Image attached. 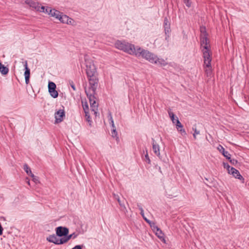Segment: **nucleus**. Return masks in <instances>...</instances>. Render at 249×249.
Returning <instances> with one entry per match:
<instances>
[{
	"label": "nucleus",
	"instance_id": "40",
	"mask_svg": "<svg viewBox=\"0 0 249 249\" xmlns=\"http://www.w3.org/2000/svg\"><path fill=\"white\" fill-rule=\"evenodd\" d=\"M144 218V219L148 223L150 224V225L151 226V225H152V223H151V221L150 220H149L148 219H147V218H146L144 216V217H143Z\"/></svg>",
	"mask_w": 249,
	"mask_h": 249
},
{
	"label": "nucleus",
	"instance_id": "5",
	"mask_svg": "<svg viewBox=\"0 0 249 249\" xmlns=\"http://www.w3.org/2000/svg\"><path fill=\"white\" fill-rule=\"evenodd\" d=\"M86 67V74L87 77H91L98 75L96 68L92 62H87Z\"/></svg>",
	"mask_w": 249,
	"mask_h": 249
},
{
	"label": "nucleus",
	"instance_id": "1",
	"mask_svg": "<svg viewBox=\"0 0 249 249\" xmlns=\"http://www.w3.org/2000/svg\"><path fill=\"white\" fill-rule=\"evenodd\" d=\"M125 52L137 57L141 56L151 63H153L154 60L156 58V55L149 51L138 47L135 48L133 45L129 43L125 44Z\"/></svg>",
	"mask_w": 249,
	"mask_h": 249
},
{
	"label": "nucleus",
	"instance_id": "10",
	"mask_svg": "<svg viewBox=\"0 0 249 249\" xmlns=\"http://www.w3.org/2000/svg\"><path fill=\"white\" fill-rule=\"evenodd\" d=\"M152 225H151V227L152 228L153 230L155 232L156 235L161 240V241H163L164 243L165 242V240L164 238V234L162 232L161 230L156 225H155L154 223H152Z\"/></svg>",
	"mask_w": 249,
	"mask_h": 249
},
{
	"label": "nucleus",
	"instance_id": "6",
	"mask_svg": "<svg viewBox=\"0 0 249 249\" xmlns=\"http://www.w3.org/2000/svg\"><path fill=\"white\" fill-rule=\"evenodd\" d=\"M108 122L109 124L111 125V136L113 138H115L117 141H118V140L119 138L117 136V132L116 131V127L114 125V122L113 120V118L111 115V114L110 112H109L108 114Z\"/></svg>",
	"mask_w": 249,
	"mask_h": 249
},
{
	"label": "nucleus",
	"instance_id": "22",
	"mask_svg": "<svg viewBox=\"0 0 249 249\" xmlns=\"http://www.w3.org/2000/svg\"><path fill=\"white\" fill-rule=\"evenodd\" d=\"M218 149L221 151L223 155L226 157L228 160H230L231 159V155L230 153L228 152L225 150V149L223 148V146L221 145H219L218 147Z\"/></svg>",
	"mask_w": 249,
	"mask_h": 249
},
{
	"label": "nucleus",
	"instance_id": "13",
	"mask_svg": "<svg viewBox=\"0 0 249 249\" xmlns=\"http://www.w3.org/2000/svg\"><path fill=\"white\" fill-rule=\"evenodd\" d=\"M25 2L26 4H28L30 7L33 8L36 11H38L39 10H41L40 9V5L37 2H35L32 0H26Z\"/></svg>",
	"mask_w": 249,
	"mask_h": 249
},
{
	"label": "nucleus",
	"instance_id": "38",
	"mask_svg": "<svg viewBox=\"0 0 249 249\" xmlns=\"http://www.w3.org/2000/svg\"><path fill=\"white\" fill-rule=\"evenodd\" d=\"M32 178H33V179L34 181V182H35L36 183H37V182H38V178L37 177H36L34 175V177H32Z\"/></svg>",
	"mask_w": 249,
	"mask_h": 249
},
{
	"label": "nucleus",
	"instance_id": "11",
	"mask_svg": "<svg viewBox=\"0 0 249 249\" xmlns=\"http://www.w3.org/2000/svg\"><path fill=\"white\" fill-rule=\"evenodd\" d=\"M55 123H59L63 121L65 116V113L64 109H59L55 113Z\"/></svg>",
	"mask_w": 249,
	"mask_h": 249
},
{
	"label": "nucleus",
	"instance_id": "23",
	"mask_svg": "<svg viewBox=\"0 0 249 249\" xmlns=\"http://www.w3.org/2000/svg\"><path fill=\"white\" fill-rule=\"evenodd\" d=\"M9 69L0 63V72L2 75H6L8 73Z\"/></svg>",
	"mask_w": 249,
	"mask_h": 249
},
{
	"label": "nucleus",
	"instance_id": "4",
	"mask_svg": "<svg viewBox=\"0 0 249 249\" xmlns=\"http://www.w3.org/2000/svg\"><path fill=\"white\" fill-rule=\"evenodd\" d=\"M87 77L89 83V87L88 88L85 87V91L96 92L99 82L98 75Z\"/></svg>",
	"mask_w": 249,
	"mask_h": 249
},
{
	"label": "nucleus",
	"instance_id": "9",
	"mask_svg": "<svg viewBox=\"0 0 249 249\" xmlns=\"http://www.w3.org/2000/svg\"><path fill=\"white\" fill-rule=\"evenodd\" d=\"M55 89V84L53 82H49L48 84L49 92L51 96L54 98H57L58 96V93Z\"/></svg>",
	"mask_w": 249,
	"mask_h": 249
},
{
	"label": "nucleus",
	"instance_id": "26",
	"mask_svg": "<svg viewBox=\"0 0 249 249\" xmlns=\"http://www.w3.org/2000/svg\"><path fill=\"white\" fill-rule=\"evenodd\" d=\"M23 168L25 171L26 172V173L29 175L31 176L32 177H34V175L32 173V171L31 170V169L30 167L28 166L27 164H25L23 165Z\"/></svg>",
	"mask_w": 249,
	"mask_h": 249
},
{
	"label": "nucleus",
	"instance_id": "43",
	"mask_svg": "<svg viewBox=\"0 0 249 249\" xmlns=\"http://www.w3.org/2000/svg\"><path fill=\"white\" fill-rule=\"evenodd\" d=\"M2 233H0V235H1Z\"/></svg>",
	"mask_w": 249,
	"mask_h": 249
},
{
	"label": "nucleus",
	"instance_id": "42",
	"mask_svg": "<svg viewBox=\"0 0 249 249\" xmlns=\"http://www.w3.org/2000/svg\"><path fill=\"white\" fill-rule=\"evenodd\" d=\"M145 157H146V158H148V155H147V154H146V155H145Z\"/></svg>",
	"mask_w": 249,
	"mask_h": 249
},
{
	"label": "nucleus",
	"instance_id": "34",
	"mask_svg": "<svg viewBox=\"0 0 249 249\" xmlns=\"http://www.w3.org/2000/svg\"><path fill=\"white\" fill-rule=\"evenodd\" d=\"M69 84L71 88L73 89V90H76V87L75 86V85L72 81H69Z\"/></svg>",
	"mask_w": 249,
	"mask_h": 249
},
{
	"label": "nucleus",
	"instance_id": "24",
	"mask_svg": "<svg viewBox=\"0 0 249 249\" xmlns=\"http://www.w3.org/2000/svg\"><path fill=\"white\" fill-rule=\"evenodd\" d=\"M116 48L124 51V44L120 41H117L115 43Z\"/></svg>",
	"mask_w": 249,
	"mask_h": 249
},
{
	"label": "nucleus",
	"instance_id": "36",
	"mask_svg": "<svg viewBox=\"0 0 249 249\" xmlns=\"http://www.w3.org/2000/svg\"><path fill=\"white\" fill-rule=\"evenodd\" d=\"M230 161L231 162V163H232V164H235L237 163V160H235V159H230Z\"/></svg>",
	"mask_w": 249,
	"mask_h": 249
},
{
	"label": "nucleus",
	"instance_id": "17",
	"mask_svg": "<svg viewBox=\"0 0 249 249\" xmlns=\"http://www.w3.org/2000/svg\"><path fill=\"white\" fill-rule=\"evenodd\" d=\"M176 127H177V129H178V130L179 132H180L181 134L182 135H186V131L183 128V125H182V124H181V123L180 122V121H179V120L178 119V118H177L176 120Z\"/></svg>",
	"mask_w": 249,
	"mask_h": 249
},
{
	"label": "nucleus",
	"instance_id": "14",
	"mask_svg": "<svg viewBox=\"0 0 249 249\" xmlns=\"http://www.w3.org/2000/svg\"><path fill=\"white\" fill-rule=\"evenodd\" d=\"M230 174L232 175L234 177H235L236 178H238L240 180H244V178L243 177L240 175L239 172L236 169H235L233 167H231L230 169V170H229Z\"/></svg>",
	"mask_w": 249,
	"mask_h": 249
},
{
	"label": "nucleus",
	"instance_id": "25",
	"mask_svg": "<svg viewBox=\"0 0 249 249\" xmlns=\"http://www.w3.org/2000/svg\"><path fill=\"white\" fill-rule=\"evenodd\" d=\"M82 106L85 114H87L88 113V112H89V106L86 101H82Z\"/></svg>",
	"mask_w": 249,
	"mask_h": 249
},
{
	"label": "nucleus",
	"instance_id": "37",
	"mask_svg": "<svg viewBox=\"0 0 249 249\" xmlns=\"http://www.w3.org/2000/svg\"><path fill=\"white\" fill-rule=\"evenodd\" d=\"M82 246L81 245H76L75 247H74L71 249H82Z\"/></svg>",
	"mask_w": 249,
	"mask_h": 249
},
{
	"label": "nucleus",
	"instance_id": "27",
	"mask_svg": "<svg viewBox=\"0 0 249 249\" xmlns=\"http://www.w3.org/2000/svg\"><path fill=\"white\" fill-rule=\"evenodd\" d=\"M164 23L165 32V34H166L167 33H169V30L170 28V23H169L167 18H164Z\"/></svg>",
	"mask_w": 249,
	"mask_h": 249
},
{
	"label": "nucleus",
	"instance_id": "28",
	"mask_svg": "<svg viewBox=\"0 0 249 249\" xmlns=\"http://www.w3.org/2000/svg\"><path fill=\"white\" fill-rule=\"evenodd\" d=\"M90 107L91 108V110L94 112L95 113H96V110H97L98 104L96 103V101H93V102H91L90 103Z\"/></svg>",
	"mask_w": 249,
	"mask_h": 249
},
{
	"label": "nucleus",
	"instance_id": "35",
	"mask_svg": "<svg viewBox=\"0 0 249 249\" xmlns=\"http://www.w3.org/2000/svg\"><path fill=\"white\" fill-rule=\"evenodd\" d=\"M224 167L228 170V173H229V170H230L231 168L230 166L228 163H224Z\"/></svg>",
	"mask_w": 249,
	"mask_h": 249
},
{
	"label": "nucleus",
	"instance_id": "2",
	"mask_svg": "<svg viewBox=\"0 0 249 249\" xmlns=\"http://www.w3.org/2000/svg\"><path fill=\"white\" fill-rule=\"evenodd\" d=\"M204 58V68L205 74L207 77H211L212 75V69L211 67L212 53L211 51L202 52Z\"/></svg>",
	"mask_w": 249,
	"mask_h": 249
},
{
	"label": "nucleus",
	"instance_id": "18",
	"mask_svg": "<svg viewBox=\"0 0 249 249\" xmlns=\"http://www.w3.org/2000/svg\"><path fill=\"white\" fill-rule=\"evenodd\" d=\"M62 13L60 11L56 10L54 9H50V11L49 13V15H51L52 17H53L55 18L56 19H59V17H60L61 14Z\"/></svg>",
	"mask_w": 249,
	"mask_h": 249
},
{
	"label": "nucleus",
	"instance_id": "7",
	"mask_svg": "<svg viewBox=\"0 0 249 249\" xmlns=\"http://www.w3.org/2000/svg\"><path fill=\"white\" fill-rule=\"evenodd\" d=\"M58 236L56 234H53L52 235H50L48 237H47V240L51 243H53L55 245H62L63 244V242L61 241H63V237L59 239L57 238Z\"/></svg>",
	"mask_w": 249,
	"mask_h": 249
},
{
	"label": "nucleus",
	"instance_id": "19",
	"mask_svg": "<svg viewBox=\"0 0 249 249\" xmlns=\"http://www.w3.org/2000/svg\"><path fill=\"white\" fill-rule=\"evenodd\" d=\"M85 92L88 98L89 99L90 103H91V102H93V101H95V95L96 94V92H93L92 93V91H85Z\"/></svg>",
	"mask_w": 249,
	"mask_h": 249
},
{
	"label": "nucleus",
	"instance_id": "29",
	"mask_svg": "<svg viewBox=\"0 0 249 249\" xmlns=\"http://www.w3.org/2000/svg\"><path fill=\"white\" fill-rule=\"evenodd\" d=\"M40 9L41 10H39V12H44V13H49V11H50V9H51L50 7H45L44 6H40Z\"/></svg>",
	"mask_w": 249,
	"mask_h": 249
},
{
	"label": "nucleus",
	"instance_id": "3",
	"mask_svg": "<svg viewBox=\"0 0 249 249\" xmlns=\"http://www.w3.org/2000/svg\"><path fill=\"white\" fill-rule=\"evenodd\" d=\"M200 31V44L201 51L203 52L205 50L206 51H211L210 41L207 37V34L206 32L205 28L201 27Z\"/></svg>",
	"mask_w": 249,
	"mask_h": 249
},
{
	"label": "nucleus",
	"instance_id": "41",
	"mask_svg": "<svg viewBox=\"0 0 249 249\" xmlns=\"http://www.w3.org/2000/svg\"><path fill=\"white\" fill-rule=\"evenodd\" d=\"M141 214L142 216L143 217H144V213H143V210L142 208L141 209Z\"/></svg>",
	"mask_w": 249,
	"mask_h": 249
},
{
	"label": "nucleus",
	"instance_id": "8",
	"mask_svg": "<svg viewBox=\"0 0 249 249\" xmlns=\"http://www.w3.org/2000/svg\"><path fill=\"white\" fill-rule=\"evenodd\" d=\"M56 234L58 237H66L69 233V229L59 226L55 229Z\"/></svg>",
	"mask_w": 249,
	"mask_h": 249
},
{
	"label": "nucleus",
	"instance_id": "31",
	"mask_svg": "<svg viewBox=\"0 0 249 249\" xmlns=\"http://www.w3.org/2000/svg\"><path fill=\"white\" fill-rule=\"evenodd\" d=\"M85 116L86 117V121L89 123V125H91L92 121L91 120L89 112H88V113L85 114Z\"/></svg>",
	"mask_w": 249,
	"mask_h": 249
},
{
	"label": "nucleus",
	"instance_id": "33",
	"mask_svg": "<svg viewBox=\"0 0 249 249\" xmlns=\"http://www.w3.org/2000/svg\"><path fill=\"white\" fill-rule=\"evenodd\" d=\"M183 2L188 7H190L192 4L191 0H183Z\"/></svg>",
	"mask_w": 249,
	"mask_h": 249
},
{
	"label": "nucleus",
	"instance_id": "20",
	"mask_svg": "<svg viewBox=\"0 0 249 249\" xmlns=\"http://www.w3.org/2000/svg\"><path fill=\"white\" fill-rule=\"evenodd\" d=\"M78 236V234L75 232H73V233L67 235L66 237H63V241H61L63 242L64 244L67 243L70 239L73 238L75 239Z\"/></svg>",
	"mask_w": 249,
	"mask_h": 249
},
{
	"label": "nucleus",
	"instance_id": "39",
	"mask_svg": "<svg viewBox=\"0 0 249 249\" xmlns=\"http://www.w3.org/2000/svg\"><path fill=\"white\" fill-rule=\"evenodd\" d=\"M115 198L117 199V200H118L119 204L120 205V206H123V204H122L119 196H115Z\"/></svg>",
	"mask_w": 249,
	"mask_h": 249
},
{
	"label": "nucleus",
	"instance_id": "30",
	"mask_svg": "<svg viewBox=\"0 0 249 249\" xmlns=\"http://www.w3.org/2000/svg\"><path fill=\"white\" fill-rule=\"evenodd\" d=\"M168 113H169V116H170L173 123L175 124L176 122V119H175V115H174V113L171 111H169Z\"/></svg>",
	"mask_w": 249,
	"mask_h": 249
},
{
	"label": "nucleus",
	"instance_id": "32",
	"mask_svg": "<svg viewBox=\"0 0 249 249\" xmlns=\"http://www.w3.org/2000/svg\"><path fill=\"white\" fill-rule=\"evenodd\" d=\"M193 130L194 131V133L193 134V137L195 139H196V135L199 134L200 132L199 130H197L196 128H193Z\"/></svg>",
	"mask_w": 249,
	"mask_h": 249
},
{
	"label": "nucleus",
	"instance_id": "16",
	"mask_svg": "<svg viewBox=\"0 0 249 249\" xmlns=\"http://www.w3.org/2000/svg\"><path fill=\"white\" fill-rule=\"evenodd\" d=\"M62 23L71 24L72 19L66 15L61 14L59 19Z\"/></svg>",
	"mask_w": 249,
	"mask_h": 249
},
{
	"label": "nucleus",
	"instance_id": "15",
	"mask_svg": "<svg viewBox=\"0 0 249 249\" xmlns=\"http://www.w3.org/2000/svg\"><path fill=\"white\" fill-rule=\"evenodd\" d=\"M152 140H153V142H152L153 150L154 153L155 154V155H156L158 157L160 158V146L158 143H157V142H156V141L152 139Z\"/></svg>",
	"mask_w": 249,
	"mask_h": 249
},
{
	"label": "nucleus",
	"instance_id": "12",
	"mask_svg": "<svg viewBox=\"0 0 249 249\" xmlns=\"http://www.w3.org/2000/svg\"><path fill=\"white\" fill-rule=\"evenodd\" d=\"M24 67L25 68L24 76L25 79V83L26 84H28L29 83V79L30 76V70L28 67L27 61L24 62Z\"/></svg>",
	"mask_w": 249,
	"mask_h": 249
},
{
	"label": "nucleus",
	"instance_id": "21",
	"mask_svg": "<svg viewBox=\"0 0 249 249\" xmlns=\"http://www.w3.org/2000/svg\"><path fill=\"white\" fill-rule=\"evenodd\" d=\"M155 64L160 65L161 66H166L167 63L162 58H159L156 55V58L154 60V63Z\"/></svg>",
	"mask_w": 249,
	"mask_h": 249
}]
</instances>
